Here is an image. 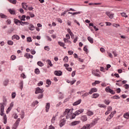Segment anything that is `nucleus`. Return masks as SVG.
<instances>
[{
    "label": "nucleus",
    "mask_w": 129,
    "mask_h": 129,
    "mask_svg": "<svg viewBox=\"0 0 129 129\" xmlns=\"http://www.w3.org/2000/svg\"><path fill=\"white\" fill-rule=\"evenodd\" d=\"M64 115H66V117L67 119H68V118H70L71 119H73V118H75L76 116V113H72V111L70 110V109H66L65 111L63 113Z\"/></svg>",
    "instance_id": "obj_1"
},
{
    "label": "nucleus",
    "mask_w": 129,
    "mask_h": 129,
    "mask_svg": "<svg viewBox=\"0 0 129 129\" xmlns=\"http://www.w3.org/2000/svg\"><path fill=\"white\" fill-rule=\"evenodd\" d=\"M1 115L4 116V110L5 109V103H0Z\"/></svg>",
    "instance_id": "obj_2"
},
{
    "label": "nucleus",
    "mask_w": 129,
    "mask_h": 129,
    "mask_svg": "<svg viewBox=\"0 0 129 129\" xmlns=\"http://www.w3.org/2000/svg\"><path fill=\"white\" fill-rule=\"evenodd\" d=\"M105 91L106 92H109V93H111V94H115V92H114L113 90H111V89L109 88L108 87L106 88Z\"/></svg>",
    "instance_id": "obj_3"
},
{
    "label": "nucleus",
    "mask_w": 129,
    "mask_h": 129,
    "mask_svg": "<svg viewBox=\"0 0 129 129\" xmlns=\"http://www.w3.org/2000/svg\"><path fill=\"white\" fill-rule=\"evenodd\" d=\"M14 23L16 24V25H18V26H20V25H21V26H24V24H22V23H23V21H21L18 19H15Z\"/></svg>",
    "instance_id": "obj_4"
},
{
    "label": "nucleus",
    "mask_w": 129,
    "mask_h": 129,
    "mask_svg": "<svg viewBox=\"0 0 129 129\" xmlns=\"http://www.w3.org/2000/svg\"><path fill=\"white\" fill-rule=\"evenodd\" d=\"M43 92H44V90L38 87L35 91V94H38V93H43Z\"/></svg>",
    "instance_id": "obj_5"
},
{
    "label": "nucleus",
    "mask_w": 129,
    "mask_h": 129,
    "mask_svg": "<svg viewBox=\"0 0 129 129\" xmlns=\"http://www.w3.org/2000/svg\"><path fill=\"white\" fill-rule=\"evenodd\" d=\"M70 11H72V12H76V11L72 8H70V9L66 11H64V12L61 13V16H64L66 14H67V12H70Z\"/></svg>",
    "instance_id": "obj_6"
},
{
    "label": "nucleus",
    "mask_w": 129,
    "mask_h": 129,
    "mask_svg": "<svg viewBox=\"0 0 129 129\" xmlns=\"http://www.w3.org/2000/svg\"><path fill=\"white\" fill-rule=\"evenodd\" d=\"M106 15L109 17L110 19H113V16H114V14L110 12H106L105 13Z\"/></svg>",
    "instance_id": "obj_7"
},
{
    "label": "nucleus",
    "mask_w": 129,
    "mask_h": 129,
    "mask_svg": "<svg viewBox=\"0 0 129 129\" xmlns=\"http://www.w3.org/2000/svg\"><path fill=\"white\" fill-rule=\"evenodd\" d=\"M97 121H98V118H95L94 120L90 124H91V127L94 126V125L97 123Z\"/></svg>",
    "instance_id": "obj_8"
},
{
    "label": "nucleus",
    "mask_w": 129,
    "mask_h": 129,
    "mask_svg": "<svg viewBox=\"0 0 129 129\" xmlns=\"http://www.w3.org/2000/svg\"><path fill=\"white\" fill-rule=\"evenodd\" d=\"M24 57H26L27 59H33V56L32 55H31L30 53H26L24 54Z\"/></svg>",
    "instance_id": "obj_9"
},
{
    "label": "nucleus",
    "mask_w": 129,
    "mask_h": 129,
    "mask_svg": "<svg viewBox=\"0 0 129 129\" xmlns=\"http://www.w3.org/2000/svg\"><path fill=\"white\" fill-rule=\"evenodd\" d=\"M54 74L56 76H61V75L62 74V71H54Z\"/></svg>",
    "instance_id": "obj_10"
},
{
    "label": "nucleus",
    "mask_w": 129,
    "mask_h": 129,
    "mask_svg": "<svg viewBox=\"0 0 129 129\" xmlns=\"http://www.w3.org/2000/svg\"><path fill=\"white\" fill-rule=\"evenodd\" d=\"M83 111H84V109H80L79 110H77L75 112V113H76V115H79V114H80L81 113H82V112H83Z\"/></svg>",
    "instance_id": "obj_11"
},
{
    "label": "nucleus",
    "mask_w": 129,
    "mask_h": 129,
    "mask_svg": "<svg viewBox=\"0 0 129 129\" xmlns=\"http://www.w3.org/2000/svg\"><path fill=\"white\" fill-rule=\"evenodd\" d=\"M93 92H97V89L96 88H92L89 93V94H92V93H93Z\"/></svg>",
    "instance_id": "obj_12"
},
{
    "label": "nucleus",
    "mask_w": 129,
    "mask_h": 129,
    "mask_svg": "<svg viewBox=\"0 0 129 129\" xmlns=\"http://www.w3.org/2000/svg\"><path fill=\"white\" fill-rule=\"evenodd\" d=\"M81 120L84 122L85 121H87V116L86 115H83L81 117Z\"/></svg>",
    "instance_id": "obj_13"
},
{
    "label": "nucleus",
    "mask_w": 129,
    "mask_h": 129,
    "mask_svg": "<svg viewBox=\"0 0 129 129\" xmlns=\"http://www.w3.org/2000/svg\"><path fill=\"white\" fill-rule=\"evenodd\" d=\"M91 127V125L90 124H87L86 125H84L81 129H90Z\"/></svg>",
    "instance_id": "obj_14"
},
{
    "label": "nucleus",
    "mask_w": 129,
    "mask_h": 129,
    "mask_svg": "<svg viewBox=\"0 0 129 129\" xmlns=\"http://www.w3.org/2000/svg\"><path fill=\"white\" fill-rule=\"evenodd\" d=\"M45 110L46 112L49 111V109H50V103H47L45 106Z\"/></svg>",
    "instance_id": "obj_15"
},
{
    "label": "nucleus",
    "mask_w": 129,
    "mask_h": 129,
    "mask_svg": "<svg viewBox=\"0 0 129 129\" xmlns=\"http://www.w3.org/2000/svg\"><path fill=\"white\" fill-rule=\"evenodd\" d=\"M65 123H66V121H65L64 119L61 120L59 123V126L62 127V126L65 124Z\"/></svg>",
    "instance_id": "obj_16"
},
{
    "label": "nucleus",
    "mask_w": 129,
    "mask_h": 129,
    "mask_svg": "<svg viewBox=\"0 0 129 129\" xmlns=\"http://www.w3.org/2000/svg\"><path fill=\"white\" fill-rule=\"evenodd\" d=\"M81 121H74L72 122L71 124L72 125H77V124H79Z\"/></svg>",
    "instance_id": "obj_17"
},
{
    "label": "nucleus",
    "mask_w": 129,
    "mask_h": 129,
    "mask_svg": "<svg viewBox=\"0 0 129 129\" xmlns=\"http://www.w3.org/2000/svg\"><path fill=\"white\" fill-rule=\"evenodd\" d=\"M19 18L21 21H26V16L25 15H23L22 16H19Z\"/></svg>",
    "instance_id": "obj_18"
},
{
    "label": "nucleus",
    "mask_w": 129,
    "mask_h": 129,
    "mask_svg": "<svg viewBox=\"0 0 129 129\" xmlns=\"http://www.w3.org/2000/svg\"><path fill=\"white\" fill-rule=\"evenodd\" d=\"M81 99L78 100L73 103V105H78V104H80V103H81Z\"/></svg>",
    "instance_id": "obj_19"
},
{
    "label": "nucleus",
    "mask_w": 129,
    "mask_h": 129,
    "mask_svg": "<svg viewBox=\"0 0 129 129\" xmlns=\"http://www.w3.org/2000/svg\"><path fill=\"white\" fill-rule=\"evenodd\" d=\"M94 113L92 111L89 110L87 112V115H88V116H91V115H93Z\"/></svg>",
    "instance_id": "obj_20"
},
{
    "label": "nucleus",
    "mask_w": 129,
    "mask_h": 129,
    "mask_svg": "<svg viewBox=\"0 0 129 129\" xmlns=\"http://www.w3.org/2000/svg\"><path fill=\"white\" fill-rule=\"evenodd\" d=\"M29 29L30 30V31H34V30H35V26H34L33 24H30Z\"/></svg>",
    "instance_id": "obj_21"
},
{
    "label": "nucleus",
    "mask_w": 129,
    "mask_h": 129,
    "mask_svg": "<svg viewBox=\"0 0 129 129\" xmlns=\"http://www.w3.org/2000/svg\"><path fill=\"white\" fill-rule=\"evenodd\" d=\"M97 97H99V94H98V93H94L92 95V98H97Z\"/></svg>",
    "instance_id": "obj_22"
},
{
    "label": "nucleus",
    "mask_w": 129,
    "mask_h": 129,
    "mask_svg": "<svg viewBox=\"0 0 129 129\" xmlns=\"http://www.w3.org/2000/svg\"><path fill=\"white\" fill-rule=\"evenodd\" d=\"M88 40L91 44H93V38H92L91 37L89 36L88 37Z\"/></svg>",
    "instance_id": "obj_23"
},
{
    "label": "nucleus",
    "mask_w": 129,
    "mask_h": 129,
    "mask_svg": "<svg viewBox=\"0 0 129 129\" xmlns=\"http://www.w3.org/2000/svg\"><path fill=\"white\" fill-rule=\"evenodd\" d=\"M22 7L24 10H27V8H28V6L26 3H22Z\"/></svg>",
    "instance_id": "obj_24"
},
{
    "label": "nucleus",
    "mask_w": 129,
    "mask_h": 129,
    "mask_svg": "<svg viewBox=\"0 0 129 129\" xmlns=\"http://www.w3.org/2000/svg\"><path fill=\"white\" fill-rule=\"evenodd\" d=\"M46 62H47V64L48 65H49V66H50V67H52L53 66V64H52V62L51 61V60L50 59H47L46 60Z\"/></svg>",
    "instance_id": "obj_25"
},
{
    "label": "nucleus",
    "mask_w": 129,
    "mask_h": 129,
    "mask_svg": "<svg viewBox=\"0 0 129 129\" xmlns=\"http://www.w3.org/2000/svg\"><path fill=\"white\" fill-rule=\"evenodd\" d=\"M14 39H16V40H20V37L17 35H14L12 37V40H14Z\"/></svg>",
    "instance_id": "obj_26"
},
{
    "label": "nucleus",
    "mask_w": 129,
    "mask_h": 129,
    "mask_svg": "<svg viewBox=\"0 0 129 129\" xmlns=\"http://www.w3.org/2000/svg\"><path fill=\"white\" fill-rule=\"evenodd\" d=\"M123 117H124V118H126L127 119H129V113H124L123 115Z\"/></svg>",
    "instance_id": "obj_27"
},
{
    "label": "nucleus",
    "mask_w": 129,
    "mask_h": 129,
    "mask_svg": "<svg viewBox=\"0 0 129 129\" xmlns=\"http://www.w3.org/2000/svg\"><path fill=\"white\" fill-rule=\"evenodd\" d=\"M9 12L11 15H15V14H16V12L14 10L9 9Z\"/></svg>",
    "instance_id": "obj_28"
},
{
    "label": "nucleus",
    "mask_w": 129,
    "mask_h": 129,
    "mask_svg": "<svg viewBox=\"0 0 129 129\" xmlns=\"http://www.w3.org/2000/svg\"><path fill=\"white\" fill-rule=\"evenodd\" d=\"M37 65L38 66H40V67H43V66H44V63L43 62H42V61H39L37 62Z\"/></svg>",
    "instance_id": "obj_29"
},
{
    "label": "nucleus",
    "mask_w": 129,
    "mask_h": 129,
    "mask_svg": "<svg viewBox=\"0 0 129 129\" xmlns=\"http://www.w3.org/2000/svg\"><path fill=\"white\" fill-rule=\"evenodd\" d=\"M9 3L13 4V5H16L17 4V0H8Z\"/></svg>",
    "instance_id": "obj_30"
},
{
    "label": "nucleus",
    "mask_w": 129,
    "mask_h": 129,
    "mask_svg": "<svg viewBox=\"0 0 129 129\" xmlns=\"http://www.w3.org/2000/svg\"><path fill=\"white\" fill-rule=\"evenodd\" d=\"M99 83H100V81H96L95 82H94L92 84V85H93V86H95V85H96V84H99Z\"/></svg>",
    "instance_id": "obj_31"
},
{
    "label": "nucleus",
    "mask_w": 129,
    "mask_h": 129,
    "mask_svg": "<svg viewBox=\"0 0 129 129\" xmlns=\"http://www.w3.org/2000/svg\"><path fill=\"white\" fill-rule=\"evenodd\" d=\"M83 50L84 51H85V52H86V54L88 53V49H87V45H86L84 47Z\"/></svg>",
    "instance_id": "obj_32"
},
{
    "label": "nucleus",
    "mask_w": 129,
    "mask_h": 129,
    "mask_svg": "<svg viewBox=\"0 0 129 129\" xmlns=\"http://www.w3.org/2000/svg\"><path fill=\"white\" fill-rule=\"evenodd\" d=\"M55 120H56V115L52 117V118L51 119V123H54L55 122Z\"/></svg>",
    "instance_id": "obj_33"
},
{
    "label": "nucleus",
    "mask_w": 129,
    "mask_h": 129,
    "mask_svg": "<svg viewBox=\"0 0 129 129\" xmlns=\"http://www.w3.org/2000/svg\"><path fill=\"white\" fill-rule=\"evenodd\" d=\"M9 83V80H5L4 81L3 84L5 85V86H7L8 85V84Z\"/></svg>",
    "instance_id": "obj_34"
},
{
    "label": "nucleus",
    "mask_w": 129,
    "mask_h": 129,
    "mask_svg": "<svg viewBox=\"0 0 129 129\" xmlns=\"http://www.w3.org/2000/svg\"><path fill=\"white\" fill-rule=\"evenodd\" d=\"M89 95V93H85L82 95V97L84 98V97H86V96H88Z\"/></svg>",
    "instance_id": "obj_35"
},
{
    "label": "nucleus",
    "mask_w": 129,
    "mask_h": 129,
    "mask_svg": "<svg viewBox=\"0 0 129 129\" xmlns=\"http://www.w3.org/2000/svg\"><path fill=\"white\" fill-rule=\"evenodd\" d=\"M121 16H122V17H124V18H127V15H126V13H120Z\"/></svg>",
    "instance_id": "obj_36"
},
{
    "label": "nucleus",
    "mask_w": 129,
    "mask_h": 129,
    "mask_svg": "<svg viewBox=\"0 0 129 129\" xmlns=\"http://www.w3.org/2000/svg\"><path fill=\"white\" fill-rule=\"evenodd\" d=\"M3 119H4V123H5V124H7V115H5L3 117Z\"/></svg>",
    "instance_id": "obj_37"
},
{
    "label": "nucleus",
    "mask_w": 129,
    "mask_h": 129,
    "mask_svg": "<svg viewBox=\"0 0 129 129\" xmlns=\"http://www.w3.org/2000/svg\"><path fill=\"white\" fill-rule=\"evenodd\" d=\"M0 17L2 19H7V16L5 15L4 14H1Z\"/></svg>",
    "instance_id": "obj_38"
},
{
    "label": "nucleus",
    "mask_w": 129,
    "mask_h": 129,
    "mask_svg": "<svg viewBox=\"0 0 129 129\" xmlns=\"http://www.w3.org/2000/svg\"><path fill=\"white\" fill-rule=\"evenodd\" d=\"M58 44L59 45V46H61V47H64V46H65V44L63 43L61 41H58Z\"/></svg>",
    "instance_id": "obj_39"
},
{
    "label": "nucleus",
    "mask_w": 129,
    "mask_h": 129,
    "mask_svg": "<svg viewBox=\"0 0 129 129\" xmlns=\"http://www.w3.org/2000/svg\"><path fill=\"white\" fill-rule=\"evenodd\" d=\"M93 74H94L95 76H98V77H100V75L96 73L95 71H93Z\"/></svg>",
    "instance_id": "obj_40"
},
{
    "label": "nucleus",
    "mask_w": 129,
    "mask_h": 129,
    "mask_svg": "<svg viewBox=\"0 0 129 129\" xmlns=\"http://www.w3.org/2000/svg\"><path fill=\"white\" fill-rule=\"evenodd\" d=\"M98 106H99V107H102L103 108H104L106 107V106L103 104H99L98 105Z\"/></svg>",
    "instance_id": "obj_41"
},
{
    "label": "nucleus",
    "mask_w": 129,
    "mask_h": 129,
    "mask_svg": "<svg viewBox=\"0 0 129 129\" xmlns=\"http://www.w3.org/2000/svg\"><path fill=\"white\" fill-rule=\"evenodd\" d=\"M7 43L8 45H10L11 46L14 45V42H13L12 40L8 41Z\"/></svg>",
    "instance_id": "obj_42"
},
{
    "label": "nucleus",
    "mask_w": 129,
    "mask_h": 129,
    "mask_svg": "<svg viewBox=\"0 0 129 129\" xmlns=\"http://www.w3.org/2000/svg\"><path fill=\"white\" fill-rule=\"evenodd\" d=\"M104 102L105 104H106L107 105H109V103H110V101L105 100Z\"/></svg>",
    "instance_id": "obj_43"
},
{
    "label": "nucleus",
    "mask_w": 129,
    "mask_h": 129,
    "mask_svg": "<svg viewBox=\"0 0 129 129\" xmlns=\"http://www.w3.org/2000/svg\"><path fill=\"white\" fill-rule=\"evenodd\" d=\"M35 73L36 74H40V70H39V69H36L35 70Z\"/></svg>",
    "instance_id": "obj_44"
},
{
    "label": "nucleus",
    "mask_w": 129,
    "mask_h": 129,
    "mask_svg": "<svg viewBox=\"0 0 129 129\" xmlns=\"http://www.w3.org/2000/svg\"><path fill=\"white\" fill-rule=\"evenodd\" d=\"M6 23L7 25H11V24H12V21H11L10 19H8L6 21Z\"/></svg>",
    "instance_id": "obj_45"
},
{
    "label": "nucleus",
    "mask_w": 129,
    "mask_h": 129,
    "mask_svg": "<svg viewBox=\"0 0 129 129\" xmlns=\"http://www.w3.org/2000/svg\"><path fill=\"white\" fill-rule=\"evenodd\" d=\"M51 83H52V82L50 80H46V84L48 85H51Z\"/></svg>",
    "instance_id": "obj_46"
},
{
    "label": "nucleus",
    "mask_w": 129,
    "mask_h": 129,
    "mask_svg": "<svg viewBox=\"0 0 129 129\" xmlns=\"http://www.w3.org/2000/svg\"><path fill=\"white\" fill-rule=\"evenodd\" d=\"M29 15L31 17V18H34L35 15L31 12H29Z\"/></svg>",
    "instance_id": "obj_47"
},
{
    "label": "nucleus",
    "mask_w": 129,
    "mask_h": 129,
    "mask_svg": "<svg viewBox=\"0 0 129 129\" xmlns=\"http://www.w3.org/2000/svg\"><path fill=\"white\" fill-rule=\"evenodd\" d=\"M16 58V55H12L11 56V60H15Z\"/></svg>",
    "instance_id": "obj_48"
},
{
    "label": "nucleus",
    "mask_w": 129,
    "mask_h": 129,
    "mask_svg": "<svg viewBox=\"0 0 129 129\" xmlns=\"http://www.w3.org/2000/svg\"><path fill=\"white\" fill-rule=\"evenodd\" d=\"M63 61H64V62H68V56H66L63 58Z\"/></svg>",
    "instance_id": "obj_49"
},
{
    "label": "nucleus",
    "mask_w": 129,
    "mask_h": 129,
    "mask_svg": "<svg viewBox=\"0 0 129 129\" xmlns=\"http://www.w3.org/2000/svg\"><path fill=\"white\" fill-rule=\"evenodd\" d=\"M23 81H21L20 83V89L22 90V89H23Z\"/></svg>",
    "instance_id": "obj_50"
},
{
    "label": "nucleus",
    "mask_w": 129,
    "mask_h": 129,
    "mask_svg": "<svg viewBox=\"0 0 129 129\" xmlns=\"http://www.w3.org/2000/svg\"><path fill=\"white\" fill-rule=\"evenodd\" d=\"M16 97V92H13L12 93V98L13 99L15 98Z\"/></svg>",
    "instance_id": "obj_51"
},
{
    "label": "nucleus",
    "mask_w": 129,
    "mask_h": 129,
    "mask_svg": "<svg viewBox=\"0 0 129 129\" xmlns=\"http://www.w3.org/2000/svg\"><path fill=\"white\" fill-rule=\"evenodd\" d=\"M107 110L108 111H111L112 110V107L111 106H108L107 107Z\"/></svg>",
    "instance_id": "obj_52"
},
{
    "label": "nucleus",
    "mask_w": 129,
    "mask_h": 129,
    "mask_svg": "<svg viewBox=\"0 0 129 129\" xmlns=\"http://www.w3.org/2000/svg\"><path fill=\"white\" fill-rule=\"evenodd\" d=\"M11 110H12V107H9L7 109V111H6L7 113H9V111H11Z\"/></svg>",
    "instance_id": "obj_53"
},
{
    "label": "nucleus",
    "mask_w": 129,
    "mask_h": 129,
    "mask_svg": "<svg viewBox=\"0 0 129 129\" xmlns=\"http://www.w3.org/2000/svg\"><path fill=\"white\" fill-rule=\"evenodd\" d=\"M100 71H102V72H105V69L103 67H100Z\"/></svg>",
    "instance_id": "obj_54"
},
{
    "label": "nucleus",
    "mask_w": 129,
    "mask_h": 129,
    "mask_svg": "<svg viewBox=\"0 0 129 129\" xmlns=\"http://www.w3.org/2000/svg\"><path fill=\"white\" fill-rule=\"evenodd\" d=\"M44 95L43 94H40V95L38 97V99H41V98H43V96Z\"/></svg>",
    "instance_id": "obj_55"
},
{
    "label": "nucleus",
    "mask_w": 129,
    "mask_h": 129,
    "mask_svg": "<svg viewBox=\"0 0 129 129\" xmlns=\"http://www.w3.org/2000/svg\"><path fill=\"white\" fill-rule=\"evenodd\" d=\"M27 42H32V38L28 37L27 38Z\"/></svg>",
    "instance_id": "obj_56"
},
{
    "label": "nucleus",
    "mask_w": 129,
    "mask_h": 129,
    "mask_svg": "<svg viewBox=\"0 0 129 129\" xmlns=\"http://www.w3.org/2000/svg\"><path fill=\"white\" fill-rule=\"evenodd\" d=\"M123 87H124V88H125V89H128V88H129V86H128V85H127V84H125V85H124Z\"/></svg>",
    "instance_id": "obj_57"
},
{
    "label": "nucleus",
    "mask_w": 129,
    "mask_h": 129,
    "mask_svg": "<svg viewBox=\"0 0 129 129\" xmlns=\"http://www.w3.org/2000/svg\"><path fill=\"white\" fill-rule=\"evenodd\" d=\"M113 27H115V28H118V27H119V24L114 23L113 24Z\"/></svg>",
    "instance_id": "obj_58"
},
{
    "label": "nucleus",
    "mask_w": 129,
    "mask_h": 129,
    "mask_svg": "<svg viewBox=\"0 0 129 129\" xmlns=\"http://www.w3.org/2000/svg\"><path fill=\"white\" fill-rule=\"evenodd\" d=\"M110 67H111V66H110V64H107L106 68L105 69V70H108V69H109V68H110Z\"/></svg>",
    "instance_id": "obj_59"
},
{
    "label": "nucleus",
    "mask_w": 129,
    "mask_h": 129,
    "mask_svg": "<svg viewBox=\"0 0 129 129\" xmlns=\"http://www.w3.org/2000/svg\"><path fill=\"white\" fill-rule=\"evenodd\" d=\"M44 50H45L46 51H49L50 48H49V46H45Z\"/></svg>",
    "instance_id": "obj_60"
},
{
    "label": "nucleus",
    "mask_w": 129,
    "mask_h": 129,
    "mask_svg": "<svg viewBox=\"0 0 129 129\" xmlns=\"http://www.w3.org/2000/svg\"><path fill=\"white\" fill-rule=\"evenodd\" d=\"M112 54L114 55V57H116L117 56V53L114 51H112Z\"/></svg>",
    "instance_id": "obj_61"
},
{
    "label": "nucleus",
    "mask_w": 129,
    "mask_h": 129,
    "mask_svg": "<svg viewBox=\"0 0 129 129\" xmlns=\"http://www.w3.org/2000/svg\"><path fill=\"white\" fill-rule=\"evenodd\" d=\"M66 37L68 40H70V35H69V34H67L66 35Z\"/></svg>",
    "instance_id": "obj_62"
},
{
    "label": "nucleus",
    "mask_w": 129,
    "mask_h": 129,
    "mask_svg": "<svg viewBox=\"0 0 129 129\" xmlns=\"http://www.w3.org/2000/svg\"><path fill=\"white\" fill-rule=\"evenodd\" d=\"M75 82H76V80H74V81H71L70 82L71 85H73V84H74V83H75Z\"/></svg>",
    "instance_id": "obj_63"
},
{
    "label": "nucleus",
    "mask_w": 129,
    "mask_h": 129,
    "mask_svg": "<svg viewBox=\"0 0 129 129\" xmlns=\"http://www.w3.org/2000/svg\"><path fill=\"white\" fill-rule=\"evenodd\" d=\"M48 129H55V127H54V126H53V125H50L49 126Z\"/></svg>",
    "instance_id": "obj_64"
}]
</instances>
